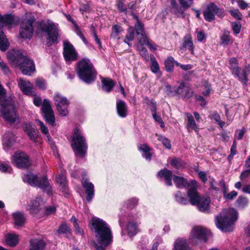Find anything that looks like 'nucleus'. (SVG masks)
<instances>
[{
  "label": "nucleus",
  "instance_id": "4468645a",
  "mask_svg": "<svg viewBox=\"0 0 250 250\" xmlns=\"http://www.w3.org/2000/svg\"><path fill=\"white\" fill-rule=\"evenodd\" d=\"M54 100L59 114L66 116L68 114L67 108L69 104L67 99L59 93H55Z\"/></svg>",
  "mask_w": 250,
  "mask_h": 250
},
{
  "label": "nucleus",
  "instance_id": "49530a36",
  "mask_svg": "<svg viewBox=\"0 0 250 250\" xmlns=\"http://www.w3.org/2000/svg\"><path fill=\"white\" fill-rule=\"evenodd\" d=\"M158 140L159 141H161L163 144L164 146H165L167 149H170L171 147L170 141L167 138L163 136L162 135H157Z\"/></svg>",
  "mask_w": 250,
  "mask_h": 250
},
{
  "label": "nucleus",
  "instance_id": "774afa93",
  "mask_svg": "<svg viewBox=\"0 0 250 250\" xmlns=\"http://www.w3.org/2000/svg\"><path fill=\"white\" fill-rule=\"evenodd\" d=\"M11 170V167L8 165H4L0 163V171L2 172H10Z\"/></svg>",
  "mask_w": 250,
  "mask_h": 250
},
{
  "label": "nucleus",
  "instance_id": "7ed1b4c3",
  "mask_svg": "<svg viewBox=\"0 0 250 250\" xmlns=\"http://www.w3.org/2000/svg\"><path fill=\"white\" fill-rule=\"evenodd\" d=\"M0 112L3 118L10 123H15L18 120V116L12 100L5 99V91L0 84Z\"/></svg>",
  "mask_w": 250,
  "mask_h": 250
},
{
  "label": "nucleus",
  "instance_id": "4d7b16f0",
  "mask_svg": "<svg viewBox=\"0 0 250 250\" xmlns=\"http://www.w3.org/2000/svg\"><path fill=\"white\" fill-rule=\"evenodd\" d=\"M58 232L59 233H68L70 232L69 227L66 224H62L59 228Z\"/></svg>",
  "mask_w": 250,
  "mask_h": 250
},
{
  "label": "nucleus",
  "instance_id": "9b49d317",
  "mask_svg": "<svg viewBox=\"0 0 250 250\" xmlns=\"http://www.w3.org/2000/svg\"><path fill=\"white\" fill-rule=\"evenodd\" d=\"M16 66H18L22 73L26 75H31L35 70L33 61L23 56L19 58V61L17 62Z\"/></svg>",
  "mask_w": 250,
  "mask_h": 250
},
{
  "label": "nucleus",
  "instance_id": "1a4fd4ad",
  "mask_svg": "<svg viewBox=\"0 0 250 250\" xmlns=\"http://www.w3.org/2000/svg\"><path fill=\"white\" fill-rule=\"evenodd\" d=\"M210 231L200 226H195L190 232V239L193 244L206 242L208 237L211 235Z\"/></svg>",
  "mask_w": 250,
  "mask_h": 250
},
{
  "label": "nucleus",
  "instance_id": "e433bc0d",
  "mask_svg": "<svg viewBox=\"0 0 250 250\" xmlns=\"http://www.w3.org/2000/svg\"><path fill=\"white\" fill-rule=\"evenodd\" d=\"M176 62H178L175 61L173 57H168L165 61V66L167 71L169 72L173 71L174 64L176 65Z\"/></svg>",
  "mask_w": 250,
  "mask_h": 250
},
{
  "label": "nucleus",
  "instance_id": "5fc2aeb1",
  "mask_svg": "<svg viewBox=\"0 0 250 250\" xmlns=\"http://www.w3.org/2000/svg\"><path fill=\"white\" fill-rule=\"evenodd\" d=\"M36 86L40 89H44L46 88V84L45 80L41 78H38L35 81Z\"/></svg>",
  "mask_w": 250,
  "mask_h": 250
},
{
  "label": "nucleus",
  "instance_id": "cd10ccee",
  "mask_svg": "<svg viewBox=\"0 0 250 250\" xmlns=\"http://www.w3.org/2000/svg\"><path fill=\"white\" fill-rule=\"evenodd\" d=\"M172 175V172L171 171L167 169H164L158 172L157 176L158 177L164 178L166 180V184L168 186H171L172 185L171 182Z\"/></svg>",
  "mask_w": 250,
  "mask_h": 250
},
{
  "label": "nucleus",
  "instance_id": "a18cd8bd",
  "mask_svg": "<svg viewBox=\"0 0 250 250\" xmlns=\"http://www.w3.org/2000/svg\"><path fill=\"white\" fill-rule=\"evenodd\" d=\"M128 234L130 236L135 235L137 233V226L136 224L129 223L127 225Z\"/></svg>",
  "mask_w": 250,
  "mask_h": 250
},
{
  "label": "nucleus",
  "instance_id": "864d4df0",
  "mask_svg": "<svg viewBox=\"0 0 250 250\" xmlns=\"http://www.w3.org/2000/svg\"><path fill=\"white\" fill-rule=\"evenodd\" d=\"M124 0H118L117 4V7L118 10L124 12L125 14L127 15L129 13L127 8L125 6Z\"/></svg>",
  "mask_w": 250,
  "mask_h": 250
},
{
  "label": "nucleus",
  "instance_id": "b1692460",
  "mask_svg": "<svg viewBox=\"0 0 250 250\" xmlns=\"http://www.w3.org/2000/svg\"><path fill=\"white\" fill-rule=\"evenodd\" d=\"M210 199L209 197L202 196L198 201V203L195 205L201 211H208L209 208Z\"/></svg>",
  "mask_w": 250,
  "mask_h": 250
},
{
  "label": "nucleus",
  "instance_id": "338daca9",
  "mask_svg": "<svg viewBox=\"0 0 250 250\" xmlns=\"http://www.w3.org/2000/svg\"><path fill=\"white\" fill-rule=\"evenodd\" d=\"M138 200L136 198H132L127 201L128 208H133L137 205Z\"/></svg>",
  "mask_w": 250,
  "mask_h": 250
},
{
  "label": "nucleus",
  "instance_id": "6e6d98bb",
  "mask_svg": "<svg viewBox=\"0 0 250 250\" xmlns=\"http://www.w3.org/2000/svg\"><path fill=\"white\" fill-rule=\"evenodd\" d=\"M171 12L178 17H185V14L183 10L181 8L178 7V6H177L173 9H172Z\"/></svg>",
  "mask_w": 250,
  "mask_h": 250
},
{
  "label": "nucleus",
  "instance_id": "69168bd1",
  "mask_svg": "<svg viewBox=\"0 0 250 250\" xmlns=\"http://www.w3.org/2000/svg\"><path fill=\"white\" fill-rule=\"evenodd\" d=\"M0 68L6 75H8L10 73V70L6 64L2 62L0 63Z\"/></svg>",
  "mask_w": 250,
  "mask_h": 250
},
{
  "label": "nucleus",
  "instance_id": "052dcab7",
  "mask_svg": "<svg viewBox=\"0 0 250 250\" xmlns=\"http://www.w3.org/2000/svg\"><path fill=\"white\" fill-rule=\"evenodd\" d=\"M236 153V142L234 141L230 148V153L228 156V159L230 160Z\"/></svg>",
  "mask_w": 250,
  "mask_h": 250
},
{
  "label": "nucleus",
  "instance_id": "8fccbe9b",
  "mask_svg": "<svg viewBox=\"0 0 250 250\" xmlns=\"http://www.w3.org/2000/svg\"><path fill=\"white\" fill-rule=\"evenodd\" d=\"M22 55H16L14 53V51L8 52L7 53V58L9 60H11L15 65H17V62L19 61V58Z\"/></svg>",
  "mask_w": 250,
  "mask_h": 250
},
{
  "label": "nucleus",
  "instance_id": "37998d69",
  "mask_svg": "<svg viewBox=\"0 0 250 250\" xmlns=\"http://www.w3.org/2000/svg\"><path fill=\"white\" fill-rule=\"evenodd\" d=\"M209 117L214 120L221 127H223L225 125V122L221 121L220 115L216 111L210 112Z\"/></svg>",
  "mask_w": 250,
  "mask_h": 250
},
{
  "label": "nucleus",
  "instance_id": "603ef678",
  "mask_svg": "<svg viewBox=\"0 0 250 250\" xmlns=\"http://www.w3.org/2000/svg\"><path fill=\"white\" fill-rule=\"evenodd\" d=\"M36 124L40 126V128L42 132L44 135H47V137H49L48 130L47 127L44 125L43 122H41L39 120H36Z\"/></svg>",
  "mask_w": 250,
  "mask_h": 250
},
{
  "label": "nucleus",
  "instance_id": "dca6fc26",
  "mask_svg": "<svg viewBox=\"0 0 250 250\" xmlns=\"http://www.w3.org/2000/svg\"><path fill=\"white\" fill-rule=\"evenodd\" d=\"M63 55L66 62L75 61L78 59V53L73 45L69 42H63Z\"/></svg>",
  "mask_w": 250,
  "mask_h": 250
},
{
  "label": "nucleus",
  "instance_id": "680f3d73",
  "mask_svg": "<svg viewBox=\"0 0 250 250\" xmlns=\"http://www.w3.org/2000/svg\"><path fill=\"white\" fill-rule=\"evenodd\" d=\"M193 0H179V3L181 6L184 8H187L192 4Z\"/></svg>",
  "mask_w": 250,
  "mask_h": 250
},
{
  "label": "nucleus",
  "instance_id": "473e14b6",
  "mask_svg": "<svg viewBox=\"0 0 250 250\" xmlns=\"http://www.w3.org/2000/svg\"><path fill=\"white\" fill-rule=\"evenodd\" d=\"M219 184L220 186L223 189V195L226 200H232L234 197H236L237 195V193L235 191H232L229 193H227V187L224 181H220Z\"/></svg>",
  "mask_w": 250,
  "mask_h": 250
},
{
  "label": "nucleus",
  "instance_id": "4be33fe9",
  "mask_svg": "<svg viewBox=\"0 0 250 250\" xmlns=\"http://www.w3.org/2000/svg\"><path fill=\"white\" fill-rule=\"evenodd\" d=\"M116 109L117 113L120 117L125 118L127 115V106L124 101L121 100L117 101Z\"/></svg>",
  "mask_w": 250,
  "mask_h": 250
},
{
  "label": "nucleus",
  "instance_id": "f03ea898",
  "mask_svg": "<svg viewBox=\"0 0 250 250\" xmlns=\"http://www.w3.org/2000/svg\"><path fill=\"white\" fill-rule=\"evenodd\" d=\"M237 219V212L235 209L232 208L225 209L216 217L215 224L222 231L229 232L233 230Z\"/></svg>",
  "mask_w": 250,
  "mask_h": 250
},
{
  "label": "nucleus",
  "instance_id": "0eeeda50",
  "mask_svg": "<svg viewBox=\"0 0 250 250\" xmlns=\"http://www.w3.org/2000/svg\"><path fill=\"white\" fill-rule=\"evenodd\" d=\"M38 28L42 32L47 33L48 40L52 43H57L59 36V30L57 26L52 22L48 20L42 21L39 23Z\"/></svg>",
  "mask_w": 250,
  "mask_h": 250
},
{
  "label": "nucleus",
  "instance_id": "423d86ee",
  "mask_svg": "<svg viewBox=\"0 0 250 250\" xmlns=\"http://www.w3.org/2000/svg\"><path fill=\"white\" fill-rule=\"evenodd\" d=\"M22 179L24 182H27L32 186L41 188L43 191H46L47 194H52L51 188L46 176H43L39 179L37 175L29 173L24 175Z\"/></svg>",
  "mask_w": 250,
  "mask_h": 250
},
{
  "label": "nucleus",
  "instance_id": "4c0bfd02",
  "mask_svg": "<svg viewBox=\"0 0 250 250\" xmlns=\"http://www.w3.org/2000/svg\"><path fill=\"white\" fill-rule=\"evenodd\" d=\"M139 150L143 152V156L146 160H150L152 154L150 152V148L146 144H143L140 145Z\"/></svg>",
  "mask_w": 250,
  "mask_h": 250
},
{
  "label": "nucleus",
  "instance_id": "393cba45",
  "mask_svg": "<svg viewBox=\"0 0 250 250\" xmlns=\"http://www.w3.org/2000/svg\"><path fill=\"white\" fill-rule=\"evenodd\" d=\"M82 185L85 189V192L86 193V200L88 202H90L94 194V185L91 183L89 182L87 180L83 181Z\"/></svg>",
  "mask_w": 250,
  "mask_h": 250
},
{
  "label": "nucleus",
  "instance_id": "bf43d9fd",
  "mask_svg": "<svg viewBox=\"0 0 250 250\" xmlns=\"http://www.w3.org/2000/svg\"><path fill=\"white\" fill-rule=\"evenodd\" d=\"M229 13L236 20H240L241 19L242 14L238 9L234 10H229Z\"/></svg>",
  "mask_w": 250,
  "mask_h": 250
},
{
  "label": "nucleus",
  "instance_id": "412c9836",
  "mask_svg": "<svg viewBox=\"0 0 250 250\" xmlns=\"http://www.w3.org/2000/svg\"><path fill=\"white\" fill-rule=\"evenodd\" d=\"M175 94L180 95L184 98L187 99L192 96L193 91L184 83H181L180 85L174 89Z\"/></svg>",
  "mask_w": 250,
  "mask_h": 250
},
{
  "label": "nucleus",
  "instance_id": "e2e57ef3",
  "mask_svg": "<svg viewBox=\"0 0 250 250\" xmlns=\"http://www.w3.org/2000/svg\"><path fill=\"white\" fill-rule=\"evenodd\" d=\"M247 203V199L243 197H239L236 201V203L239 207H243Z\"/></svg>",
  "mask_w": 250,
  "mask_h": 250
},
{
  "label": "nucleus",
  "instance_id": "7c9ffc66",
  "mask_svg": "<svg viewBox=\"0 0 250 250\" xmlns=\"http://www.w3.org/2000/svg\"><path fill=\"white\" fill-rule=\"evenodd\" d=\"M102 89L106 92H110L115 85L114 81L110 78H102Z\"/></svg>",
  "mask_w": 250,
  "mask_h": 250
},
{
  "label": "nucleus",
  "instance_id": "6ab92c4d",
  "mask_svg": "<svg viewBox=\"0 0 250 250\" xmlns=\"http://www.w3.org/2000/svg\"><path fill=\"white\" fill-rule=\"evenodd\" d=\"M191 183L192 185L189 187V189L187 192V194L190 203L192 205H195L198 203V201L201 196H200L196 189L197 183L195 181L192 180L191 181Z\"/></svg>",
  "mask_w": 250,
  "mask_h": 250
},
{
  "label": "nucleus",
  "instance_id": "5701e85b",
  "mask_svg": "<svg viewBox=\"0 0 250 250\" xmlns=\"http://www.w3.org/2000/svg\"><path fill=\"white\" fill-rule=\"evenodd\" d=\"M24 131L27 133L30 139L36 142L37 139V131L34 125L31 124H25L23 126Z\"/></svg>",
  "mask_w": 250,
  "mask_h": 250
},
{
  "label": "nucleus",
  "instance_id": "09e8293b",
  "mask_svg": "<svg viewBox=\"0 0 250 250\" xmlns=\"http://www.w3.org/2000/svg\"><path fill=\"white\" fill-rule=\"evenodd\" d=\"M175 197L176 200L182 204L186 205L188 203L187 199L179 191L175 194Z\"/></svg>",
  "mask_w": 250,
  "mask_h": 250
},
{
  "label": "nucleus",
  "instance_id": "f257e3e1",
  "mask_svg": "<svg viewBox=\"0 0 250 250\" xmlns=\"http://www.w3.org/2000/svg\"><path fill=\"white\" fill-rule=\"evenodd\" d=\"M91 224L97 238V243L95 245L96 250H105L112 242L111 229L104 221L99 218H93Z\"/></svg>",
  "mask_w": 250,
  "mask_h": 250
},
{
  "label": "nucleus",
  "instance_id": "0e129e2a",
  "mask_svg": "<svg viewBox=\"0 0 250 250\" xmlns=\"http://www.w3.org/2000/svg\"><path fill=\"white\" fill-rule=\"evenodd\" d=\"M232 27L234 32L236 34H238L240 33L241 29V24L239 22H232Z\"/></svg>",
  "mask_w": 250,
  "mask_h": 250
},
{
  "label": "nucleus",
  "instance_id": "f3484780",
  "mask_svg": "<svg viewBox=\"0 0 250 250\" xmlns=\"http://www.w3.org/2000/svg\"><path fill=\"white\" fill-rule=\"evenodd\" d=\"M42 110L46 121L52 126H54L55 122L54 112L49 102L46 99L43 100Z\"/></svg>",
  "mask_w": 250,
  "mask_h": 250
},
{
  "label": "nucleus",
  "instance_id": "f704fd0d",
  "mask_svg": "<svg viewBox=\"0 0 250 250\" xmlns=\"http://www.w3.org/2000/svg\"><path fill=\"white\" fill-rule=\"evenodd\" d=\"M6 243L10 247L16 246L19 243V236L16 234H8L6 237Z\"/></svg>",
  "mask_w": 250,
  "mask_h": 250
},
{
  "label": "nucleus",
  "instance_id": "c756f323",
  "mask_svg": "<svg viewBox=\"0 0 250 250\" xmlns=\"http://www.w3.org/2000/svg\"><path fill=\"white\" fill-rule=\"evenodd\" d=\"M44 242L41 239H32L30 241V250H43L45 247Z\"/></svg>",
  "mask_w": 250,
  "mask_h": 250
},
{
  "label": "nucleus",
  "instance_id": "ea45409f",
  "mask_svg": "<svg viewBox=\"0 0 250 250\" xmlns=\"http://www.w3.org/2000/svg\"><path fill=\"white\" fill-rule=\"evenodd\" d=\"M170 164L177 169L183 168L185 166V163L179 158L174 157L172 158Z\"/></svg>",
  "mask_w": 250,
  "mask_h": 250
},
{
  "label": "nucleus",
  "instance_id": "ddd939ff",
  "mask_svg": "<svg viewBox=\"0 0 250 250\" xmlns=\"http://www.w3.org/2000/svg\"><path fill=\"white\" fill-rule=\"evenodd\" d=\"M35 20L33 16L30 15L27 20L23 21L20 30V35L22 38L29 39L32 37L34 31L33 24Z\"/></svg>",
  "mask_w": 250,
  "mask_h": 250
},
{
  "label": "nucleus",
  "instance_id": "a211bd4d",
  "mask_svg": "<svg viewBox=\"0 0 250 250\" xmlns=\"http://www.w3.org/2000/svg\"><path fill=\"white\" fill-rule=\"evenodd\" d=\"M230 68L231 69L232 73L237 77L244 84L246 85L248 79L245 72H243L242 74H240L239 68L238 66V60L235 58H231L229 60Z\"/></svg>",
  "mask_w": 250,
  "mask_h": 250
},
{
  "label": "nucleus",
  "instance_id": "2eb2a0df",
  "mask_svg": "<svg viewBox=\"0 0 250 250\" xmlns=\"http://www.w3.org/2000/svg\"><path fill=\"white\" fill-rule=\"evenodd\" d=\"M131 14L133 18L136 20V22L134 24L135 29L137 34V38L139 43L140 44L144 45L147 42V35L144 30V24L140 22L138 16L136 14H133L132 12Z\"/></svg>",
  "mask_w": 250,
  "mask_h": 250
},
{
  "label": "nucleus",
  "instance_id": "a19ab883",
  "mask_svg": "<svg viewBox=\"0 0 250 250\" xmlns=\"http://www.w3.org/2000/svg\"><path fill=\"white\" fill-rule=\"evenodd\" d=\"M153 104V109H152L151 111L153 113L152 116L154 119L159 123L161 127H164L165 126L164 123L163 122L161 116L156 113V106L155 103H152Z\"/></svg>",
  "mask_w": 250,
  "mask_h": 250
},
{
  "label": "nucleus",
  "instance_id": "3c124183",
  "mask_svg": "<svg viewBox=\"0 0 250 250\" xmlns=\"http://www.w3.org/2000/svg\"><path fill=\"white\" fill-rule=\"evenodd\" d=\"M138 47V50L140 54L144 58L146 61H148L149 60L148 54L146 48H145L143 44Z\"/></svg>",
  "mask_w": 250,
  "mask_h": 250
},
{
  "label": "nucleus",
  "instance_id": "f8f14e48",
  "mask_svg": "<svg viewBox=\"0 0 250 250\" xmlns=\"http://www.w3.org/2000/svg\"><path fill=\"white\" fill-rule=\"evenodd\" d=\"M215 15L219 17H223L224 16V11L214 3H211L207 6L204 11V18L207 21L210 22L215 19Z\"/></svg>",
  "mask_w": 250,
  "mask_h": 250
},
{
  "label": "nucleus",
  "instance_id": "6e6552de",
  "mask_svg": "<svg viewBox=\"0 0 250 250\" xmlns=\"http://www.w3.org/2000/svg\"><path fill=\"white\" fill-rule=\"evenodd\" d=\"M15 23L13 16L10 15L1 16L0 15V49L2 51L8 49L9 43L1 29L4 26H12Z\"/></svg>",
  "mask_w": 250,
  "mask_h": 250
},
{
  "label": "nucleus",
  "instance_id": "bb28decb",
  "mask_svg": "<svg viewBox=\"0 0 250 250\" xmlns=\"http://www.w3.org/2000/svg\"><path fill=\"white\" fill-rule=\"evenodd\" d=\"M186 116L188 119L187 127L188 131L191 132V130H193L196 132H198L199 131V128L194 121L193 116L189 113H186Z\"/></svg>",
  "mask_w": 250,
  "mask_h": 250
},
{
  "label": "nucleus",
  "instance_id": "9d476101",
  "mask_svg": "<svg viewBox=\"0 0 250 250\" xmlns=\"http://www.w3.org/2000/svg\"><path fill=\"white\" fill-rule=\"evenodd\" d=\"M12 162L19 168L24 169L31 164L29 156L21 150L16 151L12 157Z\"/></svg>",
  "mask_w": 250,
  "mask_h": 250
},
{
  "label": "nucleus",
  "instance_id": "2f4dec72",
  "mask_svg": "<svg viewBox=\"0 0 250 250\" xmlns=\"http://www.w3.org/2000/svg\"><path fill=\"white\" fill-rule=\"evenodd\" d=\"M40 198H37L28 205L27 209L29 210L31 213L36 214L40 211Z\"/></svg>",
  "mask_w": 250,
  "mask_h": 250
},
{
  "label": "nucleus",
  "instance_id": "79ce46f5",
  "mask_svg": "<svg viewBox=\"0 0 250 250\" xmlns=\"http://www.w3.org/2000/svg\"><path fill=\"white\" fill-rule=\"evenodd\" d=\"M13 216L16 225L21 226L24 223L25 218L22 213L20 212H17L13 213Z\"/></svg>",
  "mask_w": 250,
  "mask_h": 250
},
{
  "label": "nucleus",
  "instance_id": "58836bf2",
  "mask_svg": "<svg viewBox=\"0 0 250 250\" xmlns=\"http://www.w3.org/2000/svg\"><path fill=\"white\" fill-rule=\"evenodd\" d=\"M150 60L151 62L150 68L151 71L154 73H159L160 71L159 65L154 55H150Z\"/></svg>",
  "mask_w": 250,
  "mask_h": 250
},
{
  "label": "nucleus",
  "instance_id": "13d9d810",
  "mask_svg": "<svg viewBox=\"0 0 250 250\" xmlns=\"http://www.w3.org/2000/svg\"><path fill=\"white\" fill-rule=\"evenodd\" d=\"M221 39L223 44L225 45L228 44L230 40L229 32H225L221 37Z\"/></svg>",
  "mask_w": 250,
  "mask_h": 250
},
{
  "label": "nucleus",
  "instance_id": "de8ad7c7",
  "mask_svg": "<svg viewBox=\"0 0 250 250\" xmlns=\"http://www.w3.org/2000/svg\"><path fill=\"white\" fill-rule=\"evenodd\" d=\"M123 31L122 27L118 25H114L112 27V31L111 35V36L113 38L117 37L120 33H121Z\"/></svg>",
  "mask_w": 250,
  "mask_h": 250
},
{
  "label": "nucleus",
  "instance_id": "aec40b11",
  "mask_svg": "<svg viewBox=\"0 0 250 250\" xmlns=\"http://www.w3.org/2000/svg\"><path fill=\"white\" fill-rule=\"evenodd\" d=\"M18 86L21 91L25 94L29 96H35V92L32 90L33 85L28 80L23 78H20L18 80Z\"/></svg>",
  "mask_w": 250,
  "mask_h": 250
},
{
  "label": "nucleus",
  "instance_id": "20e7f679",
  "mask_svg": "<svg viewBox=\"0 0 250 250\" xmlns=\"http://www.w3.org/2000/svg\"><path fill=\"white\" fill-rule=\"evenodd\" d=\"M77 72L80 79L88 84L95 81L97 75V71L90 60L86 58L78 62Z\"/></svg>",
  "mask_w": 250,
  "mask_h": 250
},
{
  "label": "nucleus",
  "instance_id": "c85d7f7f",
  "mask_svg": "<svg viewBox=\"0 0 250 250\" xmlns=\"http://www.w3.org/2000/svg\"><path fill=\"white\" fill-rule=\"evenodd\" d=\"M188 48L192 54H194V47L191 35L187 34L184 38L182 48Z\"/></svg>",
  "mask_w": 250,
  "mask_h": 250
},
{
  "label": "nucleus",
  "instance_id": "a878e982",
  "mask_svg": "<svg viewBox=\"0 0 250 250\" xmlns=\"http://www.w3.org/2000/svg\"><path fill=\"white\" fill-rule=\"evenodd\" d=\"M173 180L176 187L179 188H189L192 185L191 182H188L187 179L182 177L174 175Z\"/></svg>",
  "mask_w": 250,
  "mask_h": 250
},
{
  "label": "nucleus",
  "instance_id": "c9c22d12",
  "mask_svg": "<svg viewBox=\"0 0 250 250\" xmlns=\"http://www.w3.org/2000/svg\"><path fill=\"white\" fill-rule=\"evenodd\" d=\"M57 182L62 187V191L66 193L68 192V189L67 187V181L66 179L65 175L62 173L59 175L56 178Z\"/></svg>",
  "mask_w": 250,
  "mask_h": 250
},
{
  "label": "nucleus",
  "instance_id": "39448f33",
  "mask_svg": "<svg viewBox=\"0 0 250 250\" xmlns=\"http://www.w3.org/2000/svg\"><path fill=\"white\" fill-rule=\"evenodd\" d=\"M71 138V146L75 154L80 157H83L86 153L87 145L80 129L78 128L74 129Z\"/></svg>",
  "mask_w": 250,
  "mask_h": 250
},
{
  "label": "nucleus",
  "instance_id": "72a5a7b5",
  "mask_svg": "<svg viewBox=\"0 0 250 250\" xmlns=\"http://www.w3.org/2000/svg\"><path fill=\"white\" fill-rule=\"evenodd\" d=\"M174 250H190L186 241L183 238L177 239L175 242Z\"/></svg>",
  "mask_w": 250,
  "mask_h": 250
},
{
  "label": "nucleus",
  "instance_id": "c03bdc74",
  "mask_svg": "<svg viewBox=\"0 0 250 250\" xmlns=\"http://www.w3.org/2000/svg\"><path fill=\"white\" fill-rule=\"evenodd\" d=\"M134 30L133 27H130L128 30L126 38L124 41L125 42L127 43L129 46H130L131 44L129 42L132 41L134 39Z\"/></svg>",
  "mask_w": 250,
  "mask_h": 250
}]
</instances>
